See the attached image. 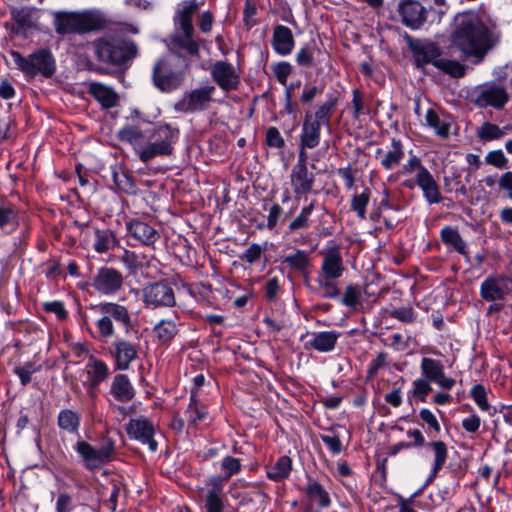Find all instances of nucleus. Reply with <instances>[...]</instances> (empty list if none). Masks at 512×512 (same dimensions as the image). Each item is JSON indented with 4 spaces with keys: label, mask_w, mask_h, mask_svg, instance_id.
Here are the masks:
<instances>
[{
    "label": "nucleus",
    "mask_w": 512,
    "mask_h": 512,
    "mask_svg": "<svg viewBox=\"0 0 512 512\" xmlns=\"http://www.w3.org/2000/svg\"><path fill=\"white\" fill-rule=\"evenodd\" d=\"M493 31L474 12H463L455 16L450 45L464 58H475L480 63L494 46Z\"/></svg>",
    "instance_id": "nucleus-1"
},
{
    "label": "nucleus",
    "mask_w": 512,
    "mask_h": 512,
    "mask_svg": "<svg viewBox=\"0 0 512 512\" xmlns=\"http://www.w3.org/2000/svg\"><path fill=\"white\" fill-rule=\"evenodd\" d=\"M143 134L141 130H119V138L129 142L139 159L147 163L158 156H170L173 153V144L178 140L176 130H148Z\"/></svg>",
    "instance_id": "nucleus-2"
},
{
    "label": "nucleus",
    "mask_w": 512,
    "mask_h": 512,
    "mask_svg": "<svg viewBox=\"0 0 512 512\" xmlns=\"http://www.w3.org/2000/svg\"><path fill=\"white\" fill-rule=\"evenodd\" d=\"M99 318L95 325L100 338L110 339L115 335V326L122 327L125 331H129L133 327L132 313L129 309L117 302H101L91 306Z\"/></svg>",
    "instance_id": "nucleus-3"
},
{
    "label": "nucleus",
    "mask_w": 512,
    "mask_h": 512,
    "mask_svg": "<svg viewBox=\"0 0 512 512\" xmlns=\"http://www.w3.org/2000/svg\"><path fill=\"white\" fill-rule=\"evenodd\" d=\"M417 67L432 64L454 78L465 75L466 66L459 61L441 58L440 47L431 41H416L410 44Z\"/></svg>",
    "instance_id": "nucleus-4"
},
{
    "label": "nucleus",
    "mask_w": 512,
    "mask_h": 512,
    "mask_svg": "<svg viewBox=\"0 0 512 512\" xmlns=\"http://www.w3.org/2000/svg\"><path fill=\"white\" fill-rule=\"evenodd\" d=\"M99 61L123 65L136 57L138 49L132 40L119 37H102L93 43Z\"/></svg>",
    "instance_id": "nucleus-5"
},
{
    "label": "nucleus",
    "mask_w": 512,
    "mask_h": 512,
    "mask_svg": "<svg viewBox=\"0 0 512 512\" xmlns=\"http://www.w3.org/2000/svg\"><path fill=\"white\" fill-rule=\"evenodd\" d=\"M54 28L60 35L83 34L96 31L104 26V21L92 13L64 12L54 13Z\"/></svg>",
    "instance_id": "nucleus-6"
},
{
    "label": "nucleus",
    "mask_w": 512,
    "mask_h": 512,
    "mask_svg": "<svg viewBox=\"0 0 512 512\" xmlns=\"http://www.w3.org/2000/svg\"><path fill=\"white\" fill-rule=\"evenodd\" d=\"M10 55L15 65L27 76L34 77L38 73L50 77L55 71L54 60L48 50L41 49L28 57H23L17 51H11Z\"/></svg>",
    "instance_id": "nucleus-7"
},
{
    "label": "nucleus",
    "mask_w": 512,
    "mask_h": 512,
    "mask_svg": "<svg viewBox=\"0 0 512 512\" xmlns=\"http://www.w3.org/2000/svg\"><path fill=\"white\" fill-rule=\"evenodd\" d=\"M75 451L81 457L84 466L91 471L101 468L104 464L113 459L114 444L107 442L99 447L92 446L86 441H77L74 446Z\"/></svg>",
    "instance_id": "nucleus-8"
},
{
    "label": "nucleus",
    "mask_w": 512,
    "mask_h": 512,
    "mask_svg": "<svg viewBox=\"0 0 512 512\" xmlns=\"http://www.w3.org/2000/svg\"><path fill=\"white\" fill-rule=\"evenodd\" d=\"M512 292V278L505 275L488 276L480 286V295L487 302L501 301Z\"/></svg>",
    "instance_id": "nucleus-9"
},
{
    "label": "nucleus",
    "mask_w": 512,
    "mask_h": 512,
    "mask_svg": "<svg viewBox=\"0 0 512 512\" xmlns=\"http://www.w3.org/2000/svg\"><path fill=\"white\" fill-rule=\"evenodd\" d=\"M225 498L224 480L219 475L208 478L203 489L206 512H223Z\"/></svg>",
    "instance_id": "nucleus-10"
},
{
    "label": "nucleus",
    "mask_w": 512,
    "mask_h": 512,
    "mask_svg": "<svg viewBox=\"0 0 512 512\" xmlns=\"http://www.w3.org/2000/svg\"><path fill=\"white\" fill-rule=\"evenodd\" d=\"M143 301L147 306L172 307L175 305L174 291L163 282L148 284L143 288Z\"/></svg>",
    "instance_id": "nucleus-11"
},
{
    "label": "nucleus",
    "mask_w": 512,
    "mask_h": 512,
    "mask_svg": "<svg viewBox=\"0 0 512 512\" xmlns=\"http://www.w3.org/2000/svg\"><path fill=\"white\" fill-rule=\"evenodd\" d=\"M139 345L124 338H116L111 345L110 354L114 359L116 370H128L131 363L138 357Z\"/></svg>",
    "instance_id": "nucleus-12"
},
{
    "label": "nucleus",
    "mask_w": 512,
    "mask_h": 512,
    "mask_svg": "<svg viewBox=\"0 0 512 512\" xmlns=\"http://www.w3.org/2000/svg\"><path fill=\"white\" fill-rule=\"evenodd\" d=\"M123 285L122 274L114 268L102 267L93 278L92 286L103 295H114Z\"/></svg>",
    "instance_id": "nucleus-13"
},
{
    "label": "nucleus",
    "mask_w": 512,
    "mask_h": 512,
    "mask_svg": "<svg viewBox=\"0 0 512 512\" xmlns=\"http://www.w3.org/2000/svg\"><path fill=\"white\" fill-rule=\"evenodd\" d=\"M215 91L216 88L213 85H204L193 89L184 95L180 106L187 112L205 110L209 108L210 104L214 101L213 95Z\"/></svg>",
    "instance_id": "nucleus-14"
},
{
    "label": "nucleus",
    "mask_w": 512,
    "mask_h": 512,
    "mask_svg": "<svg viewBox=\"0 0 512 512\" xmlns=\"http://www.w3.org/2000/svg\"><path fill=\"white\" fill-rule=\"evenodd\" d=\"M420 369L424 379L436 383L442 389L451 390L455 385V380L445 375L444 366L439 360L424 357Z\"/></svg>",
    "instance_id": "nucleus-15"
},
{
    "label": "nucleus",
    "mask_w": 512,
    "mask_h": 512,
    "mask_svg": "<svg viewBox=\"0 0 512 512\" xmlns=\"http://www.w3.org/2000/svg\"><path fill=\"white\" fill-rule=\"evenodd\" d=\"M126 431L130 438L147 444L151 452L157 450L158 444L154 439V426L146 418L131 419L127 425Z\"/></svg>",
    "instance_id": "nucleus-16"
},
{
    "label": "nucleus",
    "mask_w": 512,
    "mask_h": 512,
    "mask_svg": "<svg viewBox=\"0 0 512 512\" xmlns=\"http://www.w3.org/2000/svg\"><path fill=\"white\" fill-rule=\"evenodd\" d=\"M211 76L224 91L237 89L240 79L234 66L226 61H217L211 67Z\"/></svg>",
    "instance_id": "nucleus-17"
},
{
    "label": "nucleus",
    "mask_w": 512,
    "mask_h": 512,
    "mask_svg": "<svg viewBox=\"0 0 512 512\" xmlns=\"http://www.w3.org/2000/svg\"><path fill=\"white\" fill-rule=\"evenodd\" d=\"M398 11L403 24L411 29H419L427 20V10L416 0H402Z\"/></svg>",
    "instance_id": "nucleus-18"
},
{
    "label": "nucleus",
    "mask_w": 512,
    "mask_h": 512,
    "mask_svg": "<svg viewBox=\"0 0 512 512\" xmlns=\"http://www.w3.org/2000/svg\"><path fill=\"white\" fill-rule=\"evenodd\" d=\"M345 266L339 248L333 247L323 254L318 276L339 279L343 276Z\"/></svg>",
    "instance_id": "nucleus-19"
},
{
    "label": "nucleus",
    "mask_w": 512,
    "mask_h": 512,
    "mask_svg": "<svg viewBox=\"0 0 512 512\" xmlns=\"http://www.w3.org/2000/svg\"><path fill=\"white\" fill-rule=\"evenodd\" d=\"M509 99V95L504 87L500 85H486L478 93L476 103L481 107L492 106L502 108Z\"/></svg>",
    "instance_id": "nucleus-20"
},
{
    "label": "nucleus",
    "mask_w": 512,
    "mask_h": 512,
    "mask_svg": "<svg viewBox=\"0 0 512 512\" xmlns=\"http://www.w3.org/2000/svg\"><path fill=\"white\" fill-rule=\"evenodd\" d=\"M199 10V3L197 0H184L178 4L174 22L181 31L190 33L194 31L192 19L195 13Z\"/></svg>",
    "instance_id": "nucleus-21"
},
{
    "label": "nucleus",
    "mask_w": 512,
    "mask_h": 512,
    "mask_svg": "<svg viewBox=\"0 0 512 512\" xmlns=\"http://www.w3.org/2000/svg\"><path fill=\"white\" fill-rule=\"evenodd\" d=\"M271 43L277 54L282 56L289 55L295 46L291 29L284 25H276L273 30Z\"/></svg>",
    "instance_id": "nucleus-22"
},
{
    "label": "nucleus",
    "mask_w": 512,
    "mask_h": 512,
    "mask_svg": "<svg viewBox=\"0 0 512 512\" xmlns=\"http://www.w3.org/2000/svg\"><path fill=\"white\" fill-rule=\"evenodd\" d=\"M315 177L307 167H293L290 174V182L296 196L308 194L314 185Z\"/></svg>",
    "instance_id": "nucleus-23"
},
{
    "label": "nucleus",
    "mask_w": 512,
    "mask_h": 512,
    "mask_svg": "<svg viewBox=\"0 0 512 512\" xmlns=\"http://www.w3.org/2000/svg\"><path fill=\"white\" fill-rule=\"evenodd\" d=\"M127 230L130 236L146 246L153 245L160 237L155 228L139 220L127 223Z\"/></svg>",
    "instance_id": "nucleus-24"
},
{
    "label": "nucleus",
    "mask_w": 512,
    "mask_h": 512,
    "mask_svg": "<svg viewBox=\"0 0 512 512\" xmlns=\"http://www.w3.org/2000/svg\"><path fill=\"white\" fill-rule=\"evenodd\" d=\"M339 337L340 333L334 330L313 332L311 339L306 343V347L321 353L331 352L335 349Z\"/></svg>",
    "instance_id": "nucleus-25"
},
{
    "label": "nucleus",
    "mask_w": 512,
    "mask_h": 512,
    "mask_svg": "<svg viewBox=\"0 0 512 512\" xmlns=\"http://www.w3.org/2000/svg\"><path fill=\"white\" fill-rule=\"evenodd\" d=\"M281 263L290 270L304 276L309 273L312 266L310 253L301 249H295L292 253L285 255Z\"/></svg>",
    "instance_id": "nucleus-26"
},
{
    "label": "nucleus",
    "mask_w": 512,
    "mask_h": 512,
    "mask_svg": "<svg viewBox=\"0 0 512 512\" xmlns=\"http://www.w3.org/2000/svg\"><path fill=\"white\" fill-rule=\"evenodd\" d=\"M416 183L422 189L423 195L429 204H436L441 201L438 184L428 169H422L421 174H416Z\"/></svg>",
    "instance_id": "nucleus-27"
},
{
    "label": "nucleus",
    "mask_w": 512,
    "mask_h": 512,
    "mask_svg": "<svg viewBox=\"0 0 512 512\" xmlns=\"http://www.w3.org/2000/svg\"><path fill=\"white\" fill-rule=\"evenodd\" d=\"M13 20V31L16 34L25 36L28 31L36 27L35 13L30 8L14 9L11 12Z\"/></svg>",
    "instance_id": "nucleus-28"
},
{
    "label": "nucleus",
    "mask_w": 512,
    "mask_h": 512,
    "mask_svg": "<svg viewBox=\"0 0 512 512\" xmlns=\"http://www.w3.org/2000/svg\"><path fill=\"white\" fill-rule=\"evenodd\" d=\"M153 80L162 91H171L176 87V77L165 60H159L154 66Z\"/></svg>",
    "instance_id": "nucleus-29"
},
{
    "label": "nucleus",
    "mask_w": 512,
    "mask_h": 512,
    "mask_svg": "<svg viewBox=\"0 0 512 512\" xmlns=\"http://www.w3.org/2000/svg\"><path fill=\"white\" fill-rule=\"evenodd\" d=\"M88 92L101 104L104 108H111L117 105L119 101L118 94L108 85L100 82H92L89 84Z\"/></svg>",
    "instance_id": "nucleus-30"
},
{
    "label": "nucleus",
    "mask_w": 512,
    "mask_h": 512,
    "mask_svg": "<svg viewBox=\"0 0 512 512\" xmlns=\"http://www.w3.org/2000/svg\"><path fill=\"white\" fill-rule=\"evenodd\" d=\"M110 393L119 402H129L135 396V390L125 374H117L112 381Z\"/></svg>",
    "instance_id": "nucleus-31"
},
{
    "label": "nucleus",
    "mask_w": 512,
    "mask_h": 512,
    "mask_svg": "<svg viewBox=\"0 0 512 512\" xmlns=\"http://www.w3.org/2000/svg\"><path fill=\"white\" fill-rule=\"evenodd\" d=\"M19 226V210L10 202H0V231L11 233Z\"/></svg>",
    "instance_id": "nucleus-32"
},
{
    "label": "nucleus",
    "mask_w": 512,
    "mask_h": 512,
    "mask_svg": "<svg viewBox=\"0 0 512 512\" xmlns=\"http://www.w3.org/2000/svg\"><path fill=\"white\" fill-rule=\"evenodd\" d=\"M440 238L446 246L465 256L466 259L469 258L467 244L455 228L451 226L443 227L440 231Z\"/></svg>",
    "instance_id": "nucleus-33"
},
{
    "label": "nucleus",
    "mask_w": 512,
    "mask_h": 512,
    "mask_svg": "<svg viewBox=\"0 0 512 512\" xmlns=\"http://www.w3.org/2000/svg\"><path fill=\"white\" fill-rule=\"evenodd\" d=\"M336 105V99L330 97L325 103L318 106L314 114L307 115L306 123H309L310 128H320L327 126L331 117L333 108Z\"/></svg>",
    "instance_id": "nucleus-34"
},
{
    "label": "nucleus",
    "mask_w": 512,
    "mask_h": 512,
    "mask_svg": "<svg viewBox=\"0 0 512 512\" xmlns=\"http://www.w3.org/2000/svg\"><path fill=\"white\" fill-rule=\"evenodd\" d=\"M427 445L431 448L434 454V463L431 473L427 479V483H430L446 463L448 458V449L446 443L443 441H431Z\"/></svg>",
    "instance_id": "nucleus-35"
},
{
    "label": "nucleus",
    "mask_w": 512,
    "mask_h": 512,
    "mask_svg": "<svg viewBox=\"0 0 512 512\" xmlns=\"http://www.w3.org/2000/svg\"><path fill=\"white\" fill-rule=\"evenodd\" d=\"M207 408L205 405L201 404L194 392L191 393L190 401L185 411V416L187 418L188 426H195L199 422H202L207 417Z\"/></svg>",
    "instance_id": "nucleus-36"
},
{
    "label": "nucleus",
    "mask_w": 512,
    "mask_h": 512,
    "mask_svg": "<svg viewBox=\"0 0 512 512\" xmlns=\"http://www.w3.org/2000/svg\"><path fill=\"white\" fill-rule=\"evenodd\" d=\"M292 470V460L288 456H281L276 463L266 468L267 477L273 481H281L289 477Z\"/></svg>",
    "instance_id": "nucleus-37"
},
{
    "label": "nucleus",
    "mask_w": 512,
    "mask_h": 512,
    "mask_svg": "<svg viewBox=\"0 0 512 512\" xmlns=\"http://www.w3.org/2000/svg\"><path fill=\"white\" fill-rule=\"evenodd\" d=\"M86 369L92 387L98 386L109 375L108 366L98 359H91L86 365Z\"/></svg>",
    "instance_id": "nucleus-38"
},
{
    "label": "nucleus",
    "mask_w": 512,
    "mask_h": 512,
    "mask_svg": "<svg viewBox=\"0 0 512 512\" xmlns=\"http://www.w3.org/2000/svg\"><path fill=\"white\" fill-rule=\"evenodd\" d=\"M315 208V201L304 206L300 213L290 222L286 233H295L307 229L310 226V216Z\"/></svg>",
    "instance_id": "nucleus-39"
},
{
    "label": "nucleus",
    "mask_w": 512,
    "mask_h": 512,
    "mask_svg": "<svg viewBox=\"0 0 512 512\" xmlns=\"http://www.w3.org/2000/svg\"><path fill=\"white\" fill-rule=\"evenodd\" d=\"M58 426L69 433H77L80 426V415L70 409L60 411Z\"/></svg>",
    "instance_id": "nucleus-40"
},
{
    "label": "nucleus",
    "mask_w": 512,
    "mask_h": 512,
    "mask_svg": "<svg viewBox=\"0 0 512 512\" xmlns=\"http://www.w3.org/2000/svg\"><path fill=\"white\" fill-rule=\"evenodd\" d=\"M309 497L318 500L319 505L323 508L329 507L331 499L325 488L315 480H309L306 488Z\"/></svg>",
    "instance_id": "nucleus-41"
},
{
    "label": "nucleus",
    "mask_w": 512,
    "mask_h": 512,
    "mask_svg": "<svg viewBox=\"0 0 512 512\" xmlns=\"http://www.w3.org/2000/svg\"><path fill=\"white\" fill-rule=\"evenodd\" d=\"M116 242L115 236L110 230H95V241L93 247L98 253H105L111 249Z\"/></svg>",
    "instance_id": "nucleus-42"
},
{
    "label": "nucleus",
    "mask_w": 512,
    "mask_h": 512,
    "mask_svg": "<svg viewBox=\"0 0 512 512\" xmlns=\"http://www.w3.org/2000/svg\"><path fill=\"white\" fill-rule=\"evenodd\" d=\"M242 469V461L239 458L232 456H225L220 463V470L223 476H220L224 483L232 476L238 474Z\"/></svg>",
    "instance_id": "nucleus-43"
},
{
    "label": "nucleus",
    "mask_w": 512,
    "mask_h": 512,
    "mask_svg": "<svg viewBox=\"0 0 512 512\" xmlns=\"http://www.w3.org/2000/svg\"><path fill=\"white\" fill-rule=\"evenodd\" d=\"M154 332L162 342L170 341L177 333V326L172 320H161L155 327Z\"/></svg>",
    "instance_id": "nucleus-44"
},
{
    "label": "nucleus",
    "mask_w": 512,
    "mask_h": 512,
    "mask_svg": "<svg viewBox=\"0 0 512 512\" xmlns=\"http://www.w3.org/2000/svg\"><path fill=\"white\" fill-rule=\"evenodd\" d=\"M370 201V192L365 189L362 193L354 195L351 200V209L357 214V216L364 220L366 219V208Z\"/></svg>",
    "instance_id": "nucleus-45"
},
{
    "label": "nucleus",
    "mask_w": 512,
    "mask_h": 512,
    "mask_svg": "<svg viewBox=\"0 0 512 512\" xmlns=\"http://www.w3.org/2000/svg\"><path fill=\"white\" fill-rule=\"evenodd\" d=\"M113 179L116 186L123 192L127 194H135L136 193V184L133 178L128 175L124 171L113 172Z\"/></svg>",
    "instance_id": "nucleus-46"
},
{
    "label": "nucleus",
    "mask_w": 512,
    "mask_h": 512,
    "mask_svg": "<svg viewBox=\"0 0 512 512\" xmlns=\"http://www.w3.org/2000/svg\"><path fill=\"white\" fill-rule=\"evenodd\" d=\"M182 33L175 37V43L181 48L185 49L191 55H197L199 52V45L194 40V31L188 33L187 31H181Z\"/></svg>",
    "instance_id": "nucleus-47"
},
{
    "label": "nucleus",
    "mask_w": 512,
    "mask_h": 512,
    "mask_svg": "<svg viewBox=\"0 0 512 512\" xmlns=\"http://www.w3.org/2000/svg\"><path fill=\"white\" fill-rule=\"evenodd\" d=\"M470 396L481 411L490 412L491 406L488 402L487 392L483 385H474L470 390Z\"/></svg>",
    "instance_id": "nucleus-48"
},
{
    "label": "nucleus",
    "mask_w": 512,
    "mask_h": 512,
    "mask_svg": "<svg viewBox=\"0 0 512 512\" xmlns=\"http://www.w3.org/2000/svg\"><path fill=\"white\" fill-rule=\"evenodd\" d=\"M316 281L322 290V296L324 298L333 299L339 296V289L335 283V279L317 275Z\"/></svg>",
    "instance_id": "nucleus-49"
},
{
    "label": "nucleus",
    "mask_w": 512,
    "mask_h": 512,
    "mask_svg": "<svg viewBox=\"0 0 512 512\" xmlns=\"http://www.w3.org/2000/svg\"><path fill=\"white\" fill-rule=\"evenodd\" d=\"M430 381L424 378H417L413 381L412 395L421 402H426L428 394L432 391Z\"/></svg>",
    "instance_id": "nucleus-50"
},
{
    "label": "nucleus",
    "mask_w": 512,
    "mask_h": 512,
    "mask_svg": "<svg viewBox=\"0 0 512 512\" xmlns=\"http://www.w3.org/2000/svg\"><path fill=\"white\" fill-rule=\"evenodd\" d=\"M360 301H361L360 289L353 284L348 285L345 288V292H344V295L341 300L342 304H344L345 306H348V307H355L358 304H360Z\"/></svg>",
    "instance_id": "nucleus-51"
},
{
    "label": "nucleus",
    "mask_w": 512,
    "mask_h": 512,
    "mask_svg": "<svg viewBox=\"0 0 512 512\" xmlns=\"http://www.w3.org/2000/svg\"><path fill=\"white\" fill-rule=\"evenodd\" d=\"M392 318H395L404 323H412L416 319V313L412 307H400L391 311Z\"/></svg>",
    "instance_id": "nucleus-52"
},
{
    "label": "nucleus",
    "mask_w": 512,
    "mask_h": 512,
    "mask_svg": "<svg viewBox=\"0 0 512 512\" xmlns=\"http://www.w3.org/2000/svg\"><path fill=\"white\" fill-rule=\"evenodd\" d=\"M403 156V150H400L399 148L393 149L384 155V158L381 160V164L387 170L392 169L395 165L400 163Z\"/></svg>",
    "instance_id": "nucleus-53"
},
{
    "label": "nucleus",
    "mask_w": 512,
    "mask_h": 512,
    "mask_svg": "<svg viewBox=\"0 0 512 512\" xmlns=\"http://www.w3.org/2000/svg\"><path fill=\"white\" fill-rule=\"evenodd\" d=\"M273 72L279 83L285 85L292 73V67L288 62H280L273 67Z\"/></svg>",
    "instance_id": "nucleus-54"
},
{
    "label": "nucleus",
    "mask_w": 512,
    "mask_h": 512,
    "mask_svg": "<svg viewBox=\"0 0 512 512\" xmlns=\"http://www.w3.org/2000/svg\"><path fill=\"white\" fill-rule=\"evenodd\" d=\"M319 139V130H304L301 135V146L312 149L318 145Z\"/></svg>",
    "instance_id": "nucleus-55"
},
{
    "label": "nucleus",
    "mask_w": 512,
    "mask_h": 512,
    "mask_svg": "<svg viewBox=\"0 0 512 512\" xmlns=\"http://www.w3.org/2000/svg\"><path fill=\"white\" fill-rule=\"evenodd\" d=\"M263 248L259 244H252L248 249L240 256V259L247 263H254L260 259Z\"/></svg>",
    "instance_id": "nucleus-56"
},
{
    "label": "nucleus",
    "mask_w": 512,
    "mask_h": 512,
    "mask_svg": "<svg viewBox=\"0 0 512 512\" xmlns=\"http://www.w3.org/2000/svg\"><path fill=\"white\" fill-rule=\"evenodd\" d=\"M486 162L497 168H504L507 165V158L505 157L502 150H494L489 152L485 158Z\"/></svg>",
    "instance_id": "nucleus-57"
},
{
    "label": "nucleus",
    "mask_w": 512,
    "mask_h": 512,
    "mask_svg": "<svg viewBox=\"0 0 512 512\" xmlns=\"http://www.w3.org/2000/svg\"><path fill=\"white\" fill-rule=\"evenodd\" d=\"M43 309L48 313L55 314L59 319L67 317V311L61 301H51L43 303Z\"/></svg>",
    "instance_id": "nucleus-58"
},
{
    "label": "nucleus",
    "mask_w": 512,
    "mask_h": 512,
    "mask_svg": "<svg viewBox=\"0 0 512 512\" xmlns=\"http://www.w3.org/2000/svg\"><path fill=\"white\" fill-rule=\"evenodd\" d=\"M296 62L299 66L311 67L314 63L312 51L308 47L301 48L296 54Z\"/></svg>",
    "instance_id": "nucleus-59"
},
{
    "label": "nucleus",
    "mask_w": 512,
    "mask_h": 512,
    "mask_svg": "<svg viewBox=\"0 0 512 512\" xmlns=\"http://www.w3.org/2000/svg\"><path fill=\"white\" fill-rule=\"evenodd\" d=\"M322 441L333 454H339L342 451V443L336 435H322Z\"/></svg>",
    "instance_id": "nucleus-60"
},
{
    "label": "nucleus",
    "mask_w": 512,
    "mask_h": 512,
    "mask_svg": "<svg viewBox=\"0 0 512 512\" xmlns=\"http://www.w3.org/2000/svg\"><path fill=\"white\" fill-rule=\"evenodd\" d=\"M36 371L32 364H26L23 367L15 368V373L20 378L23 385H27L31 381V375Z\"/></svg>",
    "instance_id": "nucleus-61"
},
{
    "label": "nucleus",
    "mask_w": 512,
    "mask_h": 512,
    "mask_svg": "<svg viewBox=\"0 0 512 512\" xmlns=\"http://www.w3.org/2000/svg\"><path fill=\"white\" fill-rule=\"evenodd\" d=\"M420 418L428 424L434 431H440V424L436 416L429 409H422L419 413Z\"/></svg>",
    "instance_id": "nucleus-62"
},
{
    "label": "nucleus",
    "mask_w": 512,
    "mask_h": 512,
    "mask_svg": "<svg viewBox=\"0 0 512 512\" xmlns=\"http://www.w3.org/2000/svg\"><path fill=\"white\" fill-rule=\"evenodd\" d=\"M481 424V419L478 415L473 414L467 418L462 420V427L470 433H475L478 431Z\"/></svg>",
    "instance_id": "nucleus-63"
},
{
    "label": "nucleus",
    "mask_w": 512,
    "mask_h": 512,
    "mask_svg": "<svg viewBox=\"0 0 512 512\" xmlns=\"http://www.w3.org/2000/svg\"><path fill=\"white\" fill-rule=\"evenodd\" d=\"M72 499L67 493L59 494L56 501L57 512H70Z\"/></svg>",
    "instance_id": "nucleus-64"
}]
</instances>
